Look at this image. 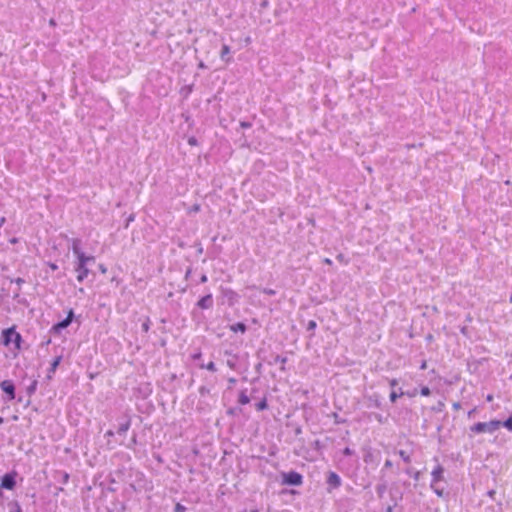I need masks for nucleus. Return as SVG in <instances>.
<instances>
[{"mask_svg":"<svg viewBox=\"0 0 512 512\" xmlns=\"http://www.w3.org/2000/svg\"><path fill=\"white\" fill-rule=\"evenodd\" d=\"M242 126L243 127H248V124L247 123H242Z\"/></svg>","mask_w":512,"mask_h":512,"instance_id":"nucleus-50","label":"nucleus"},{"mask_svg":"<svg viewBox=\"0 0 512 512\" xmlns=\"http://www.w3.org/2000/svg\"><path fill=\"white\" fill-rule=\"evenodd\" d=\"M69 479V475L67 473L64 474V482L66 483Z\"/></svg>","mask_w":512,"mask_h":512,"instance_id":"nucleus-43","label":"nucleus"},{"mask_svg":"<svg viewBox=\"0 0 512 512\" xmlns=\"http://www.w3.org/2000/svg\"><path fill=\"white\" fill-rule=\"evenodd\" d=\"M327 482L333 488H338L341 485V479L335 472L329 473Z\"/></svg>","mask_w":512,"mask_h":512,"instance_id":"nucleus-11","label":"nucleus"},{"mask_svg":"<svg viewBox=\"0 0 512 512\" xmlns=\"http://www.w3.org/2000/svg\"><path fill=\"white\" fill-rule=\"evenodd\" d=\"M205 368H206V369H208V370H210V371H212V372L216 371V367H215L214 362H209V363L205 366Z\"/></svg>","mask_w":512,"mask_h":512,"instance_id":"nucleus-23","label":"nucleus"},{"mask_svg":"<svg viewBox=\"0 0 512 512\" xmlns=\"http://www.w3.org/2000/svg\"><path fill=\"white\" fill-rule=\"evenodd\" d=\"M486 400L488 402H491L493 400V395H491V394L487 395Z\"/></svg>","mask_w":512,"mask_h":512,"instance_id":"nucleus-40","label":"nucleus"},{"mask_svg":"<svg viewBox=\"0 0 512 512\" xmlns=\"http://www.w3.org/2000/svg\"><path fill=\"white\" fill-rule=\"evenodd\" d=\"M399 455H400V457H401V458H402L406 463H410L411 458H410V456H409L405 451L400 450V451H399Z\"/></svg>","mask_w":512,"mask_h":512,"instance_id":"nucleus-20","label":"nucleus"},{"mask_svg":"<svg viewBox=\"0 0 512 512\" xmlns=\"http://www.w3.org/2000/svg\"><path fill=\"white\" fill-rule=\"evenodd\" d=\"M249 402H250L249 397L244 392H242L239 395V403L242 405H245V404H248Z\"/></svg>","mask_w":512,"mask_h":512,"instance_id":"nucleus-18","label":"nucleus"},{"mask_svg":"<svg viewBox=\"0 0 512 512\" xmlns=\"http://www.w3.org/2000/svg\"><path fill=\"white\" fill-rule=\"evenodd\" d=\"M188 143H189V145L194 146V145H196V144H197V141H196V139H195L194 137H191V138L188 140Z\"/></svg>","mask_w":512,"mask_h":512,"instance_id":"nucleus-29","label":"nucleus"},{"mask_svg":"<svg viewBox=\"0 0 512 512\" xmlns=\"http://www.w3.org/2000/svg\"><path fill=\"white\" fill-rule=\"evenodd\" d=\"M230 330L233 331V332L245 333L246 325L244 323L239 322V323L231 325L230 326Z\"/></svg>","mask_w":512,"mask_h":512,"instance_id":"nucleus-13","label":"nucleus"},{"mask_svg":"<svg viewBox=\"0 0 512 512\" xmlns=\"http://www.w3.org/2000/svg\"><path fill=\"white\" fill-rule=\"evenodd\" d=\"M337 258H338L339 260H342L343 256L340 254V255H338V256H337Z\"/></svg>","mask_w":512,"mask_h":512,"instance_id":"nucleus-49","label":"nucleus"},{"mask_svg":"<svg viewBox=\"0 0 512 512\" xmlns=\"http://www.w3.org/2000/svg\"><path fill=\"white\" fill-rule=\"evenodd\" d=\"M2 337L5 346L13 345L14 349H20L21 336L14 328L5 329L2 332Z\"/></svg>","mask_w":512,"mask_h":512,"instance_id":"nucleus-2","label":"nucleus"},{"mask_svg":"<svg viewBox=\"0 0 512 512\" xmlns=\"http://www.w3.org/2000/svg\"><path fill=\"white\" fill-rule=\"evenodd\" d=\"M475 412H476V408H474V409L470 410V411L468 412V416H469V417H471Z\"/></svg>","mask_w":512,"mask_h":512,"instance_id":"nucleus-41","label":"nucleus"},{"mask_svg":"<svg viewBox=\"0 0 512 512\" xmlns=\"http://www.w3.org/2000/svg\"><path fill=\"white\" fill-rule=\"evenodd\" d=\"M397 384H398L397 379H392V380H390V385H391L392 387L396 386Z\"/></svg>","mask_w":512,"mask_h":512,"instance_id":"nucleus-35","label":"nucleus"},{"mask_svg":"<svg viewBox=\"0 0 512 512\" xmlns=\"http://www.w3.org/2000/svg\"><path fill=\"white\" fill-rule=\"evenodd\" d=\"M77 264L83 265L84 267H87V264L89 262H94L95 258L93 256H88L84 252L79 254L77 257Z\"/></svg>","mask_w":512,"mask_h":512,"instance_id":"nucleus-12","label":"nucleus"},{"mask_svg":"<svg viewBox=\"0 0 512 512\" xmlns=\"http://www.w3.org/2000/svg\"><path fill=\"white\" fill-rule=\"evenodd\" d=\"M72 251L73 254L77 257L79 254H81L83 251L80 249V241L79 240H73L72 244Z\"/></svg>","mask_w":512,"mask_h":512,"instance_id":"nucleus-15","label":"nucleus"},{"mask_svg":"<svg viewBox=\"0 0 512 512\" xmlns=\"http://www.w3.org/2000/svg\"><path fill=\"white\" fill-rule=\"evenodd\" d=\"M11 243H16V239H15V238H14V239H12V240H11Z\"/></svg>","mask_w":512,"mask_h":512,"instance_id":"nucleus-51","label":"nucleus"},{"mask_svg":"<svg viewBox=\"0 0 512 512\" xmlns=\"http://www.w3.org/2000/svg\"><path fill=\"white\" fill-rule=\"evenodd\" d=\"M419 474H420L419 472H416V473H415V476H414L415 480H418V479H419Z\"/></svg>","mask_w":512,"mask_h":512,"instance_id":"nucleus-47","label":"nucleus"},{"mask_svg":"<svg viewBox=\"0 0 512 512\" xmlns=\"http://www.w3.org/2000/svg\"><path fill=\"white\" fill-rule=\"evenodd\" d=\"M225 296L228 298L230 304H233L238 300V295L232 290H226Z\"/></svg>","mask_w":512,"mask_h":512,"instance_id":"nucleus-14","label":"nucleus"},{"mask_svg":"<svg viewBox=\"0 0 512 512\" xmlns=\"http://www.w3.org/2000/svg\"><path fill=\"white\" fill-rule=\"evenodd\" d=\"M403 395H405V392H403V391H400L399 393H397L396 391H392V392L390 393V400H391V402H393V403H394V402H396V400H397L399 397H401V396H403Z\"/></svg>","mask_w":512,"mask_h":512,"instance_id":"nucleus-17","label":"nucleus"},{"mask_svg":"<svg viewBox=\"0 0 512 512\" xmlns=\"http://www.w3.org/2000/svg\"><path fill=\"white\" fill-rule=\"evenodd\" d=\"M4 223H5V217H2V218L0 219V226H2Z\"/></svg>","mask_w":512,"mask_h":512,"instance_id":"nucleus-44","label":"nucleus"},{"mask_svg":"<svg viewBox=\"0 0 512 512\" xmlns=\"http://www.w3.org/2000/svg\"><path fill=\"white\" fill-rule=\"evenodd\" d=\"M197 306L201 309H208L212 306V295L208 294L202 297L198 302Z\"/></svg>","mask_w":512,"mask_h":512,"instance_id":"nucleus-10","label":"nucleus"},{"mask_svg":"<svg viewBox=\"0 0 512 512\" xmlns=\"http://www.w3.org/2000/svg\"><path fill=\"white\" fill-rule=\"evenodd\" d=\"M230 53H231L230 47L227 44H223L222 48H221V51H220V58H221V60L224 61L227 64L230 63L232 61Z\"/></svg>","mask_w":512,"mask_h":512,"instance_id":"nucleus-8","label":"nucleus"},{"mask_svg":"<svg viewBox=\"0 0 512 512\" xmlns=\"http://www.w3.org/2000/svg\"><path fill=\"white\" fill-rule=\"evenodd\" d=\"M444 468L441 465H437L431 472L432 482L431 488H434L437 482L443 480Z\"/></svg>","mask_w":512,"mask_h":512,"instance_id":"nucleus-5","label":"nucleus"},{"mask_svg":"<svg viewBox=\"0 0 512 512\" xmlns=\"http://www.w3.org/2000/svg\"><path fill=\"white\" fill-rule=\"evenodd\" d=\"M502 426L512 432V415L507 420L502 422Z\"/></svg>","mask_w":512,"mask_h":512,"instance_id":"nucleus-19","label":"nucleus"},{"mask_svg":"<svg viewBox=\"0 0 512 512\" xmlns=\"http://www.w3.org/2000/svg\"><path fill=\"white\" fill-rule=\"evenodd\" d=\"M433 491L437 494V496L442 497L443 496V490H440L434 485V488H432Z\"/></svg>","mask_w":512,"mask_h":512,"instance_id":"nucleus-25","label":"nucleus"},{"mask_svg":"<svg viewBox=\"0 0 512 512\" xmlns=\"http://www.w3.org/2000/svg\"><path fill=\"white\" fill-rule=\"evenodd\" d=\"M430 393H431V392H430V389H429L428 387H423V388L421 389V395H422V396H429V395H430Z\"/></svg>","mask_w":512,"mask_h":512,"instance_id":"nucleus-24","label":"nucleus"},{"mask_svg":"<svg viewBox=\"0 0 512 512\" xmlns=\"http://www.w3.org/2000/svg\"><path fill=\"white\" fill-rule=\"evenodd\" d=\"M2 423H3V418H2V417H0V424H2Z\"/></svg>","mask_w":512,"mask_h":512,"instance_id":"nucleus-52","label":"nucleus"},{"mask_svg":"<svg viewBox=\"0 0 512 512\" xmlns=\"http://www.w3.org/2000/svg\"><path fill=\"white\" fill-rule=\"evenodd\" d=\"M75 271L78 273L77 280L79 282H82L89 274V269L79 264L76 265Z\"/></svg>","mask_w":512,"mask_h":512,"instance_id":"nucleus-9","label":"nucleus"},{"mask_svg":"<svg viewBox=\"0 0 512 512\" xmlns=\"http://www.w3.org/2000/svg\"><path fill=\"white\" fill-rule=\"evenodd\" d=\"M99 269H100V271H101L102 273H106V272H107L106 267H105L104 265H102V264H101V265H99Z\"/></svg>","mask_w":512,"mask_h":512,"instance_id":"nucleus-34","label":"nucleus"},{"mask_svg":"<svg viewBox=\"0 0 512 512\" xmlns=\"http://www.w3.org/2000/svg\"><path fill=\"white\" fill-rule=\"evenodd\" d=\"M13 505H14V511L15 512H22V509H21L20 505L17 502H15Z\"/></svg>","mask_w":512,"mask_h":512,"instance_id":"nucleus-28","label":"nucleus"},{"mask_svg":"<svg viewBox=\"0 0 512 512\" xmlns=\"http://www.w3.org/2000/svg\"><path fill=\"white\" fill-rule=\"evenodd\" d=\"M385 467H387V468L392 467V462L390 460H386Z\"/></svg>","mask_w":512,"mask_h":512,"instance_id":"nucleus-37","label":"nucleus"},{"mask_svg":"<svg viewBox=\"0 0 512 512\" xmlns=\"http://www.w3.org/2000/svg\"><path fill=\"white\" fill-rule=\"evenodd\" d=\"M416 394H417V391H416V390H414V391H412V392H405V395H407V396H409V397H415V396H416Z\"/></svg>","mask_w":512,"mask_h":512,"instance_id":"nucleus-30","label":"nucleus"},{"mask_svg":"<svg viewBox=\"0 0 512 512\" xmlns=\"http://www.w3.org/2000/svg\"><path fill=\"white\" fill-rule=\"evenodd\" d=\"M453 408H454L455 410H459V409L461 408L460 403H458V402L453 403Z\"/></svg>","mask_w":512,"mask_h":512,"instance_id":"nucleus-33","label":"nucleus"},{"mask_svg":"<svg viewBox=\"0 0 512 512\" xmlns=\"http://www.w3.org/2000/svg\"><path fill=\"white\" fill-rule=\"evenodd\" d=\"M198 68L203 70V69H206V68H207V66H206V64L204 63V61L200 60V61L198 62Z\"/></svg>","mask_w":512,"mask_h":512,"instance_id":"nucleus-27","label":"nucleus"},{"mask_svg":"<svg viewBox=\"0 0 512 512\" xmlns=\"http://www.w3.org/2000/svg\"><path fill=\"white\" fill-rule=\"evenodd\" d=\"M16 283H17V284H21V283H23V280H22L21 278H18V279L16 280Z\"/></svg>","mask_w":512,"mask_h":512,"instance_id":"nucleus-46","label":"nucleus"},{"mask_svg":"<svg viewBox=\"0 0 512 512\" xmlns=\"http://www.w3.org/2000/svg\"><path fill=\"white\" fill-rule=\"evenodd\" d=\"M343 453H344L345 455H351V454H352V450H351L350 448H345V449H344V451H343Z\"/></svg>","mask_w":512,"mask_h":512,"instance_id":"nucleus-32","label":"nucleus"},{"mask_svg":"<svg viewBox=\"0 0 512 512\" xmlns=\"http://www.w3.org/2000/svg\"><path fill=\"white\" fill-rule=\"evenodd\" d=\"M15 476L13 474H5L2 478L1 487L12 490L15 486Z\"/></svg>","mask_w":512,"mask_h":512,"instance_id":"nucleus-7","label":"nucleus"},{"mask_svg":"<svg viewBox=\"0 0 512 512\" xmlns=\"http://www.w3.org/2000/svg\"><path fill=\"white\" fill-rule=\"evenodd\" d=\"M502 427V421L490 420L487 422H478L470 427V431L474 434H493Z\"/></svg>","mask_w":512,"mask_h":512,"instance_id":"nucleus-1","label":"nucleus"},{"mask_svg":"<svg viewBox=\"0 0 512 512\" xmlns=\"http://www.w3.org/2000/svg\"><path fill=\"white\" fill-rule=\"evenodd\" d=\"M200 281H201L202 283H205V282L207 281V276H206V275H203V276L201 277Z\"/></svg>","mask_w":512,"mask_h":512,"instance_id":"nucleus-42","label":"nucleus"},{"mask_svg":"<svg viewBox=\"0 0 512 512\" xmlns=\"http://www.w3.org/2000/svg\"><path fill=\"white\" fill-rule=\"evenodd\" d=\"M511 302H512V296H511Z\"/></svg>","mask_w":512,"mask_h":512,"instance_id":"nucleus-53","label":"nucleus"},{"mask_svg":"<svg viewBox=\"0 0 512 512\" xmlns=\"http://www.w3.org/2000/svg\"><path fill=\"white\" fill-rule=\"evenodd\" d=\"M324 263H325V264H328V265H331V264H332V261H331V259H329V258H325V259H324Z\"/></svg>","mask_w":512,"mask_h":512,"instance_id":"nucleus-39","label":"nucleus"},{"mask_svg":"<svg viewBox=\"0 0 512 512\" xmlns=\"http://www.w3.org/2000/svg\"><path fill=\"white\" fill-rule=\"evenodd\" d=\"M494 493H495V491H489V496L492 497L494 495Z\"/></svg>","mask_w":512,"mask_h":512,"instance_id":"nucleus-48","label":"nucleus"},{"mask_svg":"<svg viewBox=\"0 0 512 512\" xmlns=\"http://www.w3.org/2000/svg\"><path fill=\"white\" fill-rule=\"evenodd\" d=\"M186 511V508L180 504V503H177L176 506H175V512H185Z\"/></svg>","mask_w":512,"mask_h":512,"instance_id":"nucleus-22","label":"nucleus"},{"mask_svg":"<svg viewBox=\"0 0 512 512\" xmlns=\"http://www.w3.org/2000/svg\"><path fill=\"white\" fill-rule=\"evenodd\" d=\"M257 410L261 411L267 408V402L266 400H262L256 405Z\"/></svg>","mask_w":512,"mask_h":512,"instance_id":"nucleus-21","label":"nucleus"},{"mask_svg":"<svg viewBox=\"0 0 512 512\" xmlns=\"http://www.w3.org/2000/svg\"><path fill=\"white\" fill-rule=\"evenodd\" d=\"M264 293L268 294V295H274L275 294V291L272 290V289H264Z\"/></svg>","mask_w":512,"mask_h":512,"instance_id":"nucleus-31","label":"nucleus"},{"mask_svg":"<svg viewBox=\"0 0 512 512\" xmlns=\"http://www.w3.org/2000/svg\"><path fill=\"white\" fill-rule=\"evenodd\" d=\"M143 329H144L145 331H147V330L149 329L148 324H146V323H145V324L143 325Z\"/></svg>","mask_w":512,"mask_h":512,"instance_id":"nucleus-45","label":"nucleus"},{"mask_svg":"<svg viewBox=\"0 0 512 512\" xmlns=\"http://www.w3.org/2000/svg\"><path fill=\"white\" fill-rule=\"evenodd\" d=\"M49 267L52 269V270H57L58 266L55 264V263H49Z\"/></svg>","mask_w":512,"mask_h":512,"instance_id":"nucleus-36","label":"nucleus"},{"mask_svg":"<svg viewBox=\"0 0 512 512\" xmlns=\"http://www.w3.org/2000/svg\"><path fill=\"white\" fill-rule=\"evenodd\" d=\"M283 483L289 484V485H301L302 484V476L297 472H289L283 474Z\"/></svg>","mask_w":512,"mask_h":512,"instance_id":"nucleus-3","label":"nucleus"},{"mask_svg":"<svg viewBox=\"0 0 512 512\" xmlns=\"http://www.w3.org/2000/svg\"><path fill=\"white\" fill-rule=\"evenodd\" d=\"M420 368H421L422 370L426 369V368H427V362H426V361H423V362H422V364H421V366H420Z\"/></svg>","mask_w":512,"mask_h":512,"instance_id":"nucleus-38","label":"nucleus"},{"mask_svg":"<svg viewBox=\"0 0 512 512\" xmlns=\"http://www.w3.org/2000/svg\"><path fill=\"white\" fill-rule=\"evenodd\" d=\"M73 316H74V313L72 310H70L68 312L67 317L63 321H61L53 326V330H55L56 332H60L62 329H65L66 327H68L73 320Z\"/></svg>","mask_w":512,"mask_h":512,"instance_id":"nucleus-6","label":"nucleus"},{"mask_svg":"<svg viewBox=\"0 0 512 512\" xmlns=\"http://www.w3.org/2000/svg\"><path fill=\"white\" fill-rule=\"evenodd\" d=\"M1 389L8 395L9 400L15 398V387L10 380H4L0 383Z\"/></svg>","mask_w":512,"mask_h":512,"instance_id":"nucleus-4","label":"nucleus"},{"mask_svg":"<svg viewBox=\"0 0 512 512\" xmlns=\"http://www.w3.org/2000/svg\"><path fill=\"white\" fill-rule=\"evenodd\" d=\"M61 359L62 357L61 356H58L56 357L53 362L51 363V368H50V372H55V370L57 369V367L59 366L60 362H61Z\"/></svg>","mask_w":512,"mask_h":512,"instance_id":"nucleus-16","label":"nucleus"},{"mask_svg":"<svg viewBox=\"0 0 512 512\" xmlns=\"http://www.w3.org/2000/svg\"><path fill=\"white\" fill-rule=\"evenodd\" d=\"M316 327V322L311 320L309 323H308V329L309 330H312V329H315Z\"/></svg>","mask_w":512,"mask_h":512,"instance_id":"nucleus-26","label":"nucleus"}]
</instances>
